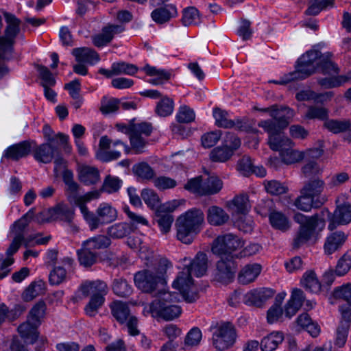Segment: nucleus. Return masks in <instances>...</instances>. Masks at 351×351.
I'll return each instance as SVG.
<instances>
[{"mask_svg":"<svg viewBox=\"0 0 351 351\" xmlns=\"http://www.w3.org/2000/svg\"><path fill=\"white\" fill-rule=\"evenodd\" d=\"M228 214L221 207L217 206H211L207 210V221L212 225L220 226L229 220Z\"/></svg>","mask_w":351,"mask_h":351,"instance_id":"24","label":"nucleus"},{"mask_svg":"<svg viewBox=\"0 0 351 351\" xmlns=\"http://www.w3.org/2000/svg\"><path fill=\"white\" fill-rule=\"evenodd\" d=\"M274 292L271 289H254L245 295L244 302L247 305L261 306L267 300L272 298Z\"/></svg>","mask_w":351,"mask_h":351,"instance_id":"17","label":"nucleus"},{"mask_svg":"<svg viewBox=\"0 0 351 351\" xmlns=\"http://www.w3.org/2000/svg\"><path fill=\"white\" fill-rule=\"evenodd\" d=\"M125 27L122 25H108L102 29L100 34L93 37L95 46L101 47L109 43L114 36L123 32Z\"/></svg>","mask_w":351,"mask_h":351,"instance_id":"15","label":"nucleus"},{"mask_svg":"<svg viewBox=\"0 0 351 351\" xmlns=\"http://www.w3.org/2000/svg\"><path fill=\"white\" fill-rule=\"evenodd\" d=\"M314 198L311 197L307 194H301L297 197L294 202V205L298 208L304 212H308L311 210L313 206L314 205L315 207H319L322 206L326 201V198L324 197H322L318 202H314Z\"/></svg>","mask_w":351,"mask_h":351,"instance_id":"32","label":"nucleus"},{"mask_svg":"<svg viewBox=\"0 0 351 351\" xmlns=\"http://www.w3.org/2000/svg\"><path fill=\"white\" fill-rule=\"evenodd\" d=\"M269 219L271 226L276 230L285 232L290 228L288 218L281 212H271L269 215Z\"/></svg>","mask_w":351,"mask_h":351,"instance_id":"35","label":"nucleus"},{"mask_svg":"<svg viewBox=\"0 0 351 351\" xmlns=\"http://www.w3.org/2000/svg\"><path fill=\"white\" fill-rule=\"evenodd\" d=\"M204 222V213L191 208L180 215L176 222L177 239L185 244H191L201 231Z\"/></svg>","mask_w":351,"mask_h":351,"instance_id":"5","label":"nucleus"},{"mask_svg":"<svg viewBox=\"0 0 351 351\" xmlns=\"http://www.w3.org/2000/svg\"><path fill=\"white\" fill-rule=\"evenodd\" d=\"M324 189V182L314 179L306 182L300 191L301 194H307L313 198L319 196Z\"/></svg>","mask_w":351,"mask_h":351,"instance_id":"36","label":"nucleus"},{"mask_svg":"<svg viewBox=\"0 0 351 351\" xmlns=\"http://www.w3.org/2000/svg\"><path fill=\"white\" fill-rule=\"evenodd\" d=\"M132 170L136 176L143 180H149L155 176L154 169L145 162L134 165Z\"/></svg>","mask_w":351,"mask_h":351,"instance_id":"50","label":"nucleus"},{"mask_svg":"<svg viewBox=\"0 0 351 351\" xmlns=\"http://www.w3.org/2000/svg\"><path fill=\"white\" fill-rule=\"evenodd\" d=\"M220 257L221 259L216 264L214 279L221 283H229L234 278L237 265L233 257Z\"/></svg>","mask_w":351,"mask_h":351,"instance_id":"13","label":"nucleus"},{"mask_svg":"<svg viewBox=\"0 0 351 351\" xmlns=\"http://www.w3.org/2000/svg\"><path fill=\"white\" fill-rule=\"evenodd\" d=\"M334 297L335 298L343 299L351 306V284H347L338 287L334 290Z\"/></svg>","mask_w":351,"mask_h":351,"instance_id":"64","label":"nucleus"},{"mask_svg":"<svg viewBox=\"0 0 351 351\" xmlns=\"http://www.w3.org/2000/svg\"><path fill=\"white\" fill-rule=\"evenodd\" d=\"M305 299L304 292L300 289H294L292 291L291 298L285 306L286 317L291 318L302 306Z\"/></svg>","mask_w":351,"mask_h":351,"instance_id":"22","label":"nucleus"},{"mask_svg":"<svg viewBox=\"0 0 351 351\" xmlns=\"http://www.w3.org/2000/svg\"><path fill=\"white\" fill-rule=\"evenodd\" d=\"M294 221L300 225L299 230L293 239V247L298 249L306 244L308 241L315 237L317 229L322 230L324 221L317 215L307 217L302 213H295Z\"/></svg>","mask_w":351,"mask_h":351,"instance_id":"7","label":"nucleus"},{"mask_svg":"<svg viewBox=\"0 0 351 351\" xmlns=\"http://www.w3.org/2000/svg\"><path fill=\"white\" fill-rule=\"evenodd\" d=\"M77 253L80 265L85 267L92 266L97 261V254L87 246H84V243H82V248L78 250Z\"/></svg>","mask_w":351,"mask_h":351,"instance_id":"37","label":"nucleus"},{"mask_svg":"<svg viewBox=\"0 0 351 351\" xmlns=\"http://www.w3.org/2000/svg\"><path fill=\"white\" fill-rule=\"evenodd\" d=\"M204 195L219 193L223 187L222 180L217 176L212 175L204 179Z\"/></svg>","mask_w":351,"mask_h":351,"instance_id":"38","label":"nucleus"},{"mask_svg":"<svg viewBox=\"0 0 351 351\" xmlns=\"http://www.w3.org/2000/svg\"><path fill=\"white\" fill-rule=\"evenodd\" d=\"M350 327L347 322H339V326L337 328L336 335L335 339V346L339 348H342L346 344L348 339V332Z\"/></svg>","mask_w":351,"mask_h":351,"instance_id":"57","label":"nucleus"},{"mask_svg":"<svg viewBox=\"0 0 351 351\" xmlns=\"http://www.w3.org/2000/svg\"><path fill=\"white\" fill-rule=\"evenodd\" d=\"M156 221L162 233L166 234L169 232L173 222V216L170 213H162L158 212Z\"/></svg>","mask_w":351,"mask_h":351,"instance_id":"56","label":"nucleus"},{"mask_svg":"<svg viewBox=\"0 0 351 351\" xmlns=\"http://www.w3.org/2000/svg\"><path fill=\"white\" fill-rule=\"evenodd\" d=\"M122 180L118 177L108 175L106 177L103 184V191L108 193L117 192L121 188Z\"/></svg>","mask_w":351,"mask_h":351,"instance_id":"59","label":"nucleus"},{"mask_svg":"<svg viewBox=\"0 0 351 351\" xmlns=\"http://www.w3.org/2000/svg\"><path fill=\"white\" fill-rule=\"evenodd\" d=\"M177 15V9L173 4L165 5L164 7L157 8L151 13L153 21L158 24L167 23Z\"/></svg>","mask_w":351,"mask_h":351,"instance_id":"23","label":"nucleus"},{"mask_svg":"<svg viewBox=\"0 0 351 351\" xmlns=\"http://www.w3.org/2000/svg\"><path fill=\"white\" fill-rule=\"evenodd\" d=\"M195 119L194 110L188 106H181L176 114V119L179 123H189Z\"/></svg>","mask_w":351,"mask_h":351,"instance_id":"58","label":"nucleus"},{"mask_svg":"<svg viewBox=\"0 0 351 351\" xmlns=\"http://www.w3.org/2000/svg\"><path fill=\"white\" fill-rule=\"evenodd\" d=\"M351 268V252L345 254L338 261L335 273L337 276L345 275Z\"/></svg>","mask_w":351,"mask_h":351,"instance_id":"63","label":"nucleus"},{"mask_svg":"<svg viewBox=\"0 0 351 351\" xmlns=\"http://www.w3.org/2000/svg\"><path fill=\"white\" fill-rule=\"evenodd\" d=\"M151 124L147 123H140L130 125L129 130L130 141L132 148L135 154H140L143 152L147 141L145 138L149 136L152 132Z\"/></svg>","mask_w":351,"mask_h":351,"instance_id":"12","label":"nucleus"},{"mask_svg":"<svg viewBox=\"0 0 351 351\" xmlns=\"http://www.w3.org/2000/svg\"><path fill=\"white\" fill-rule=\"evenodd\" d=\"M112 289L114 294L119 297H128L132 292L131 286L122 278L114 279Z\"/></svg>","mask_w":351,"mask_h":351,"instance_id":"48","label":"nucleus"},{"mask_svg":"<svg viewBox=\"0 0 351 351\" xmlns=\"http://www.w3.org/2000/svg\"><path fill=\"white\" fill-rule=\"evenodd\" d=\"M133 232L132 226L128 223H117L108 228V234L113 239H121Z\"/></svg>","mask_w":351,"mask_h":351,"instance_id":"39","label":"nucleus"},{"mask_svg":"<svg viewBox=\"0 0 351 351\" xmlns=\"http://www.w3.org/2000/svg\"><path fill=\"white\" fill-rule=\"evenodd\" d=\"M3 16L7 23L4 36H0V58L8 60L13 53V45L20 32L21 20L15 15L4 12Z\"/></svg>","mask_w":351,"mask_h":351,"instance_id":"8","label":"nucleus"},{"mask_svg":"<svg viewBox=\"0 0 351 351\" xmlns=\"http://www.w3.org/2000/svg\"><path fill=\"white\" fill-rule=\"evenodd\" d=\"M141 197L145 203L151 208H155L159 206V197L158 194L152 189H143L141 192Z\"/></svg>","mask_w":351,"mask_h":351,"instance_id":"62","label":"nucleus"},{"mask_svg":"<svg viewBox=\"0 0 351 351\" xmlns=\"http://www.w3.org/2000/svg\"><path fill=\"white\" fill-rule=\"evenodd\" d=\"M264 186L267 192L274 195L285 193L287 191V186L277 180H265Z\"/></svg>","mask_w":351,"mask_h":351,"instance_id":"61","label":"nucleus"},{"mask_svg":"<svg viewBox=\"0 0 351 351\" xmlns=\"http://www.w3.org/2000/svg\"><path fill=\"white\" fill-rule=\"evenodd\" d=\"M110 243V239L105 235H97L83 242L84 246L92 250L107 248Z\"/></svg>","mask_w":351,"mask_h":351,"instance_id":"46","label":"nucleus"},{"mask_svg":"<svg viewBox=\"0 0 351 351\" xmlns=\"http://www.w3.org/2000/svg\"><path fill=\"white\" fill-rule=\"evenodd\" d=\"M183 261L189 263L184 265L183 270L178 274L172 286L180 291L185 302L193 303L199 298V294L192 275L197 278L204 276L208 270V260L205 253L199 252L193 259L185 257Z\"/></svg>","mask_w":351,"mask_h":351,"instance_id":"1","label":"nucleus"},{"mask_svg":"<svg viewBox=\"0 0 351 351\" xmlns=\"http://www.w3.org/2000/svg\"><path fill=\"white\" fill-rule=\"evenodd\" d=\"M38 326H35L32 322L27 319L25 322L18 327V332L26 343L33 344L38 338V332L37 331Z\"/></svg>","mask_w":351,"mask_h":351,"instance_id":"28","label":"nucleus"},{"mask_svg":"<svg viewBox=\"0 0 351 351\" xmlns=\"http://www.w3.org/2000/svg\"><path fill=\"white\" fill-rule=\"evenodd\" d=\"M213 113L215 120V125L217 127L232 128L233 120L229 119V114L227 111L215 108L213 109Z\"/></svg>","mask_w":351,"mask_h":351,"instance_id":"47","label":"nucleus"},{"mask_svg":"<svg viewBox=\"0 0 351 351\" xmlns=\"http://www.w3.org/2000/svg\"><path fill=\"white\" fill-rule=\"evenodd\" d=\"M148 307L153 316L160 317L165 320H172L179 317L182 313L181 307L173 304L152 302Z\"/></svg>","mask_w":351,"mask_h":351,"instance_id":"14","label":"nucleus"},{"mask_svg":"<svg viewBox=\"0 0 351 351\" xmlns=\"http://www.w3.org/2000/svg\"><path fill=\"white\" fill-rule=\"evenodd\" d=\"M98 191H91L84 195L72 196L70 199L78 206L90 230L97 229L100 226L110 223L117 218V210L110 204L104 202L99 204L95 213L88 210L86 203L99 197Z\"/></svg>","mask_w":351,"mask_h":351,"instance_id":"3","label":"nucleus"},{"mask_svg":"<svg viewBox=\"0 0 351 351\" xmlns=\"http://www.w3.org/2000/svg\"><path fill=\"white\" fill-rule=\"evenodd\" d=\"M118 146L124 147L127 154L129 152L130 147L121 140L112 141L107 136H101L99 143V149L96 152L97 158L106 162L118 159L121 156L120 151L115 149H111Z\"/></svg>","mask_w":351,"mask_h":351,"instance_id":"10","label":"nucleus"},{"mask_svg":"<svg viewBox=\"0 0 351 351\" xmlns=\"http://www.w3.org/2000/svg\"><path fill=\"white\" fill-rule=\"evenodd\" d=\"M236 331L229 322L220 324L213 334V344L219 350H224L232 346L236 341Z\"/></svg>","mask_w":351,"mask_h":351,"instance_id":"11","label":"nucleus"},{"mask_svg":"<svg viewBox=\"0 0 351 351\" xmlns=\"http://www.w3.org/2000/svg\"><path fill=\"white\" fill-rule=\"evenodd\" d=\"M243 242L236 235L229 233L218 236L212 245V252L219 256L233 257L232 252L242 247Z\"/></svg>","mask_w":351,"mask_h":351,"instance_id":"9","label":"nucleus"},{"mask_svg":"<svg viewBox=\"0 0 351 351\" xmlns=\"http://www.w3.org/2000/svg\"><path fill=\"white\" fill-rule=\"evenodd\" d=\"M293 116L294 112L290 108H284L282 111L274 109L271 112L273 120H264L258 123V127L268 133V144L272 150L281 152L291 146L292 141L283 134L282 130L287 128Z\"/></svg>","mask_w":351,"mask_h":351,"instance_id":"2","label":"nucleus"},{"mask_svg":"<svg viewBox=\"0 0 351 351\" xmlns=\"http://www.w3.org/2000/svg\"><path fill=\"white\" fill-rule=\"evenodd\" d=\"M169 266L171 264L167 259H156L152 267L134 274L136 287L145 293H152L159 287H164L167 283L165 274Z\"/></svg>","mask_w":351,"mask_h":351,"instance_id":"4","label":"nucleus"},{"mask_svg":"<svg viewBox=\"0 0 351 351\" xmlns=\"http://www.w3.org/2000/svg\"><path fill=\"white\" fill-rule=\"evenodd\" d=\"M112 315L120 324H124L130 316V311L127 304L121 301H115L110 306Z\"/></svg>","mask_w":351,"mask_h":351,"instance_id":"33","label":"nucleus"},{"mask_svg":"<svg viewBox=\"0 0 351 351\" xmlns=\"http://www.w3.org/2000/svg\"><path fill=\"white\" fill-rule=\"evenodd\" d=\"M32 241L33 238L32 237H26L25 240L14 237L9 247L6 250L7 258H12V256L19 250L22 244L27 248L32 247Z\"/></svg>","mask_w":351,"mask_h":351,"instance_id":"55","label":"nucleus"},{"mask_svg":"<svg viewBox=\"0 0 351 351\" xmlns=\"http://www.w3.org/2000/svg\"><path fill=\"white\" fill-rule=\"evenodd\" d=\"M204 180L202 176H197L189 180L184 185V189L194 194L204 195Z\"/></svg>","mask_w":351,"mask_h":351,"instance_id":"60","label":"nucleus"},{"mask_svg":"<svg viewBox=\"0 0 351 351\" xmlns=\"http://www.w3.org/2000/svg\"><path fill=\"white\" fill-rule=\"evenodd\" d=\"M34 208H31L27 213L23 215L19 220L16 221L11 227V232L14 237L25 240V230L34 217Z\"/></svg>","mask_w":351,"mask_h":351,"instance_id":"26","label":"nucleus"},{"mask_svg":"<svg viewBox=\"0 0 351 351\" xmlns=\"http://www.w3.org/2000/svg\"><path fill=\"white\" fill-rule=\"evenodd\" d=\"M232 155V150L223 145L214 148L210 154V158L213 162H224L229 160Z\"/></svg>","mask_w":351,"mask_h":351,"instance_id":"49","label":"nucleus"},{"mask_svg":"<svg viewBox=\"0 0 351 351\" xmlns=\"http://www.w3.org/2000/svg\"><path fill=\"white\" fill-rule=\"evenodd\" d=\"M112 71L115 75H134L138 68L136 65L125 62H117L112 63Z\"/></svg>","mask_w":351,"mask_h":351,"instance_id":"54","label":"nucleus"},{"mask_svg":"<svg viewBox=\"0 0 351 351\" xmlns=\"http://www.w3.org/2000/svg\"><path fill=\"white\" fill-rule=\"evenodd\" d=\"M284 340V335L280 332L274 331L264 337L261 343L260 347L262 351H274Z\"/></svg>","mask_w":351,"mask_h":351,"instance_id":"30","label":"nucleus"},{"mask_svg":"<svg viewBox=\"0 0 351 351\" xmlns=\"http://www.w3.org/2000/svg\"><path fill=\"white\" fill-rule=\"evenodd\" d=\"M322 54L318 50H310L303 54L298 60L295 70L283 75L279 80H274L276 84H286L293 80H304L315 71V62L320 60Z\"/></svg>","mask_w":351,"mask_h":351,"instance_id":"6","label":"nucleus"},{"mask_svg":"<svg viewBox=\"0 0 351 351\" xmlns=\"http://www.w3.org/2000/svg\"><path fill=\"white\" fill-rule=\"evenodd\" d=\"M230 206L237 213L241 214H245L251 208L248 196L245 194H241L234 197L232 200Z\"/></svg>","mask_w":351,"mask_h":351,"instance_id":"45","label":"nucleus"},{"mask_svg":"<svg viewBox=\"0 0 351 351\" xmlns=\"http://www.w3.org/2000/svg\"><path fill=\"white\" fill-rule=\"evenodd\" d=\"M282 162L286 165L299 162L305 157L304 152L287 147L280 152Z\"/></svg>","mask_w":351,"mask_h":351,"instance_id":"44","label":"nucleus"},{"mask_svg":"<svg viewBox=\"0 0 351 351\" xmlns=\"http://www.w3.org/2000/svg\"><path fill=\"white\" fill-rule=\"evenodd\" d=\"M79 180L85 185L95 184L99 180V173L97 168L82 166L79 171Z\"/></svg>","mask_w":351,"mask_h":351,"instance_id":"31","label":"nucleus"},{"mask_svg":"<svg viewBox=\"0 0 351 351\" xmlns=\"http://www.w3.org/2000/svg\"><path fill=\"white\" fill-rule=\"evenodd\" d=\"M52 217L55 219L62 221L68 224H71L74 217V210L65 204H58L49 210Z\"/></svg>","mask_w":351,"mask_h":351,"instance_id":"27","label":"nucleus"},{"mask_svg":"<svg viewBox=\"0 0 351 351\" xmlns=\"http://www.w3.org/2000/svg\"><path fill=\"white\" fill-rule=\"evenodd\" d=\"M58 152V147L52 143H45L38 146L34 152L35 160L39 162L47 164L51 162L55 154Z\"/></svg>","mask_w":351,"mask_h":351,"instance_id":"21","label":"nucleus"},{"mask_svg":"<svg viewBox=\"0 0 351 351\" xmlns=\"http://www.w3.org/2000/svg\"><path fill=\"white\" fill-rule=\"evenodd\" d=\"M331 54L329 53L322 54L320 60L316 63L324 74L335 75L339 73L338 66L330 60Z\"/></svg>","mask_w":351,"mask_h":351,"instance_id":"43","label":"nucleus"},{"mask_svg":"<svg viewBox=\"0 0 351 351\" xmlns=\"http://www.w3.org/2000/svg\"><path fill=\"white\" fill-rule=\"evenodd\" d=\"M304 117L308 119H318L325 121L328 117V110L323 106H309Z\"/></svg>","mask_w":351,"mask_h":351,"instance_id":"51","label":"nucleus"},{"mask_svg":"<svg viewBox=\"0 0 351 351\" xmlns=\"http://www.w3.org/2000/svg\"><path fill=\"white\" fill-rule=\"evenodd\" d=\"M261 267L258 264L246 265L239 272L238 280L240 283L247 285L253 282L260 274Z\"/></svg>","mask_w":351,"mask_h":351,"instance_id":"29","label":"nucleus"},{"mask_svg":"<svg viewBox=\"0 0 351 351\" xmlns=\"http://www.w3.org/2000/svg\"><path fill=\"white\" fill-rule=\"evenodd\" d=\"M324 127L333 134H339L349 130L351 127V122L348 119H330L327 118L324 122Z\"/></svg>","mask_w":351,"mask_h":351,"instance_id":"34","label":"nucleus"},{"mask_svg":"<svg viewBox=\"0 0 351 351\" xmlns=\"http://www.w3.org/2000/svg\"><path fill=\"white\" fill-rule=\"evenodd\" d=\"M45 288V285L43 281L33 282L25 290L22 297L25 301L29 302L44 293Z\"/></svg>","mask_w":351,"mask_h":351,"instance_id":"42","label":"nucleus"},{"mask_svg":"<svg viewBox=\"0 0 351 351\" xmlns=\"http://www.w3.org/2000/svg\"><path fill=\"white\" fill-rule=\"evenodd\" d=\"M72 54L75 56L76 61L80 63L95 64L99 60L98 53L95 50L87 47L75 48L72 51Z\"/></svg>","mask_w":351,"mask_h":351,"instance_id":"25","label":"nucleus"},{"mask_svg":"<svg viewBox=\"0 0 351 351\" xmlns=\"http://www.w3.org/2000/svg\"><path fill=\"white\" fill-rule=\"evenodd\" d=\"M301 284L306 290L314 293H317L321 290V284L315 272L312 271H307L304 274Z\"/></svg>","mask_w":351,"mask_h":351,"instance_id":"40","label":"nucleus"},{"mask_svg":"<svg viewBox=\"0 0 351 351\" xmlns=\"http://www.w3.org/2000/svg\"><path fill=\"white\" fill-rule=\"evenodd\" d=\"M32 142L23 141L8 147L3 152V157L12 160H18L27 156L32 150Z\"/></svg>","mask_w":351,"mask_h":351,"instance_id":"18","label":"nucleus"},{"mask_svg":"<svg viewBox=\"0 0 351 351\" xmlns=\"http://www.w3.org/2000/svg\"><path fill=\"white\" fill-rule=\"evenodd\" d=\"M174 102L172 99L165 97L158 102L156 107V112L160 117H167L173 113Z\"/></svg>","mask_w":351,"mask_h":351,"instance_id":"52","label":"nucleus"},{"mask_svg":"<svg viewBox=\"0 0 351 351\" xmlns=\"http://www.w3.org/2000/svg\"><path fill=\"white\" fill-rule=\"evenodd\" d=\"M46 304L43 300L38 301L30 310L27 319L35 326H40L46 311Z\"/></svg>","mask_w":351,"mask_h":351,"instance_id":"41","label":"nucleus"},{"mask_svg":"<svg viewBox=\"0 0 351 351\" xmlns=\"http://www.w3.org/2000/svg\"><path fill=\"white\" fill-rule=\"evenodd\" d=\"M82 295L86 298L89 295H107L108 288L107 284L101 280H86L82 282L79 288Z\"/></svg>","mask_w":351,"mask_h":351,"instance_id":"19","label":"nucleus"},{"mask_svg":"<svg viewBox=\"0 0 351 351\" xmlns=\"http://www.w3.org/2000/svg\"><path fill=\"white\" fill-rule=\"evenodd\" d=\"M106 295H92L89 302L85 306L86 314L90 317L95 316L98 309L104 304Z\"/></svg>","mask_w":351,"mask_h":351,"instance_id":"53","label":"nucleus"},{"mask_svg":"<svg viewBox=\"0 0 351 351\" xmlns=\"http://www.w3.org/2000/svg\"><path fill=\"white\" fill-rule=\"evenodd\" d=\"M351 221V204L338 206L330 219L328 229L332 230L337 225L348 224Z\"/></svg>","mask_w":351,"mask_h":351,"instance_id":"16","label":"nucleus"},{"mask_svg":"<svg viewBox=\"0 0 351 351\" xmlns=\"http://www.w3.org/2000/svg\"><path fill=\"white\" fill-rule=\"evenodd\" d=\"M348 235L342 231L332 232L328 235L324 243V252L327 254H332L341 248L346 241Z\"/></svg>","mask_w":351,"mask_h":351,"instance_id":"20","label":"nucleus"}]
</instances>
